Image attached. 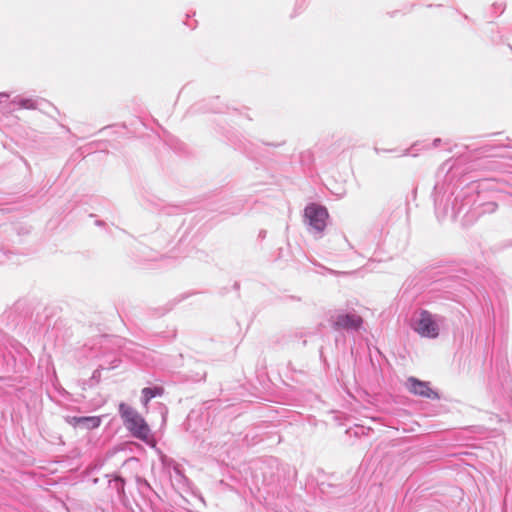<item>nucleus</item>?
<instances>
[{
    "label": "nucleus",
    "mask_w": 512,
    "mask_h": 512,
    "mask_svg": "<svg viewBox=\"0 0 512 512\" xmlns=\"http://www.w3.org/2000/svg\"><path fill=\"white\" fill-rule=\"evenodd\" d=\"M119 413L124 421L125 426L132 434L142 440L149 438L150 429L144 418L138 414L132 407L125 403H120Z\"/></svg>",
    "instance_id": "nucleus-1"
},
{
    "label": "nucleus",
    "mask_w": 512,
    "mask_h": 512,
    "mask_svg": "<svg viewBox=\"0 0 512 512\" xmlns=\"http://www.w3.org/2000/svg\"><path fill=\"white\" fill-rule=\"evenodd\" d=\"M413 329L421 337L436 338L439 335V327L433 315L427 310H421L419 318L413 325Z\"/></svg>",
    "instance_id": "nucleus-2"
},
{
    "label": "nucleus",
    "mask_w": 512,
    "mask_h": 512,
    "mask_svg": "<svg viewBox=\"0 0 512 512\" xmlns=\"http://www.w3.org/2000/svg\"><path fill=\"white\" fill-rule=\"evenodd\" d=\"M305 217L311 227L322 232L326 227L328 212L325 207L312 203L305 208Z\"/></svg>",
    "instance_id": "nucleus-3"
},
{
    "label": "nucleus",
    "mask_w": 512,
    "mask_h": 512,
    "mask_svg": "<svg viewBox=\"0 0 512 512\" xmlns=\"http://www.w3.org/2000/svg\"><path fill=\"white\" fill-rule=\"evenodd\" d=\"M363 323V318L356 313H341L336 317L333 327L337 330H359Z\"/></svg>",
    "instance_id": "nucleus-4"
},
{
    "label": "nucleus",
    "mask_w": 512,
    "mask_h": 512,
    "mask_svg": "<svg viewBox=\"0 0 512 512\" xmlns=\"http://www.w3.org/2000/svg\"><path fill=\"white\" fill-rule=\"evenodd\" d=\"M407 387L415 395L430 399L438 398L437 392L430 387L428 382L420 381L417 378H408Z\"/></svg>",
    "instance_id": "nucleus-5"
},
{
    "label": "nucleus",
    "mask_w": 512,
    "mask_h": 512,
    "mask_svg": "<svg viewBox=\"0 0 512 512\" xmlns=\"http://www.w3.org/2000/svg\"><path fill=\"white\" fill-rule=\"evenodd\" d=\"M66 421L69 425L77 428L95 429L101 424V418L99 416H86V417H67Z\"/></svg>",
    "instance_id": "nucleus-6"
},
{
    "label": "nucleus",
    "mask_w": 512,
    "mask_h": 512,
    "mask_svg": "<svg viewBox=\"0 0 512 512\" xmlns=\"http://www.w3.org/2000/svg\"><path fill=\"white\" fill-rule=\"evenodd\" d=\"M164 393V389L162 387H154V388H144L142 390L143 394V405L147 407L149 401L156 396H160Z\"/></svg>",
    "instance_id": "nucleus-7"
},
{
    "label": "nucleus",
    "mask_w": 512,
    "mask_h": 512,
    "mask_svg": "<svg viewBox=\"0 0 512 512\" xmlns=\"http://www.w3.org/2000/svg\"><path fill=\"white\" fill-rule=\"evenodd\" d=\"M19 107L22 109H36V104L31 99H25L19 102Z\"/></svg>",
    "instance_id": "nucleus-8"
}]
</instances>
